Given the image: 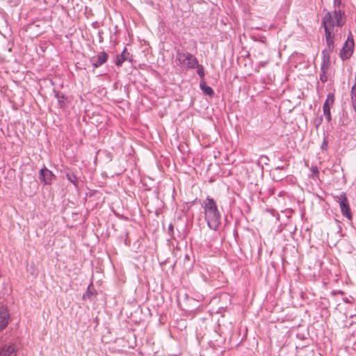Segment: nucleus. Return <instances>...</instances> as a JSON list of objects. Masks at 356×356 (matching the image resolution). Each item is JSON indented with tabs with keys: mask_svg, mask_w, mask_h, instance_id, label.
I'll use <instances>...</instances> for the list:
<instances>
[{
	"mask_svg": "<svg viewBox=\"0 0 356 356\" xmlns=\"http://www.w3.org/2000/svg\"><path fill=\"white\" fill-rule=\"evenodd\" d=\"M204 217L208 227L217 230L221 222V215L214 200L207 197L204 202Z\"/></svg>",
	"mask_w": 356,
	"mask_h": 356,
	"instance_id": "f257e3e1",
	"label": "nucleus"
},
{
	"mask_svg": "<svg viewBox=\"0 0 356 356\" xmlns=\"http://www.w3.org/2000/svg\"><path fill=\"white\" fill-rule=\"evenodd\" d=\"M343 12L340 9H334L333 12H327L322 19V24L325 31L334 32V27L342 26L345 21L343 19Z\"/></svg>",
	"mask_w": 356,
	"mask_h": 356,
	"instance_id": "f03ea898",
	"label": "nucleus"
},
{
	"mask_svg": "<svg viewBox=\"0 0 356 356\" xmlns=\"http://www.w3.org/2000/svg\"><path fill=\"white\" fill-rule=\"evenodd\" d=\"M197 59L191 53L177 51L176 62L180 67L194 69L197 65Z\"/></svg>",
	"mask_w": 356,
	"mask_h": 356,
	"instance_id": "7ed1b4c3",
	"label": "nucleus"
},
{
	"mask_svg": "<svg viewBox=\"0 0 356 356\" xmlns=\"http://www.w3.org/2000/svg\"><path fill=\"white\" fill-rule=\"evenodd\" d=\"M353 39L352 38L350 39L348 38V40L346 41L340 51V56L341 59L346 60L349 58L353 52Z\"/></svg>",
	"mask_w": 356,
	"mask_h": 356,
	"instance_id": "20e7f679",
	"label": "nucleus"
},
{
	"mask_svg": "<svg viewBox=\"0 0 356 356\" xmlns=\"http://www.w3.org/2000/svg\"><path fill=\"white\" fill-rule=\"evenodd\" d=\"M334 102V96L332 93H329L327 96V99L324 102L323 109L324 116L327 122L331 121V113H330V108L333 105Z\"/></svg>",
	"mask_w": 356,
	"mask_h": 356,
	"instance_id": "39448f33",
	"label": "nucleus"
},
{
	"mask_svg": "<svg viewBox=\"0 0 356 356\" xmlns=\"http://www.w3.org/2000/svg\"><path fill=\"white\" fill-rule=\"evenodd\" d=\"M339 206L343 216L351 220L352 214L345 194H341L339 197Z\"/></svg>",
	"mask_w": 356,
	"mask_h": 356,
	"instance_id": "423d86ee",
	"label": "nucleus"
},
{
	"mask_svg": "<svg viewBox=\"0 0 356 356\" xmlns=\"http://www.w3.org/2000/svg\"><path fill=\"white\" fill-rule=\"evenodd\" d=\"M54 177L55 176L53 172L47 168H43L40 170L39 179L44 184H51Z\"/></svg>",
	"mask_w": 356,
	"mask_h": 356,
	"instance_id": "0eeeda50",
	"label": "nucleus"
},
{
	"mask_svg": "<svg viewBox=\"0 0 356 356\" xmlns=\"http://www.w3.org/2000/svg\"><path fill=\"white\" fill-rule=\"evenodd\" d=\"M17 350L15 344L5 345L0 348V356H16Z\"/></svg>",
	"mask_w": 356,
	"mask_h": 356,
	"instance_id": "6e6552de",
	"label": "nucleus"
},
{
	"mask_svg": "<svg viewBox=\"0 0 356 356\" xmlns=\"http://www.w3.org/2000/svg\"><path fill=\"white\" fill-rule=\"evenodd\" d=\"M10 314L8 309L5 307H0V330L4 329L8 324Z\"/></svg>",
	"mask_w": 356,
	"mask_h": 356,
	"instance_id": "1a4fd4ad",
	"label": "nucleus"
},
{
	"mask_svg": "<svg viewBox=\"0 0 356 356\" xmlns=\"http://www.w3.org/2000/svg\"><path fill=\"white\" fill-rule=\"evenodd\" d=\"M108 58L107 54L104 51H102L97 55L96 58L92 60V64L95 67H98L103 65Z\"/></svg>",
	"mask_w": 356,
	"mask_h": 356,
	"instance_id": "9d476101",
	"label": "nucleus"
},
{
	"mask_svg": "<svg viewBox=\"0 0 356 356\" xmlns=\"http://www.w3.org/2000/svg\"><path fill=\"white\" fill-rule=\"evenodd\" d=\"M332 51L327 49L322 51V64L321 70H328L330 64V53Z\"/></svg>",
	"mask_w": 356,
	"mask_h": 356,
	"instance_id": "9b49d317",
	"label": "nucleus"
},
{
	"mask_svg": "<svg viewBox=\"0 0 356 356\" xmlns=\"http://www.w3.org/2000/svg\"><path fill=\"white\" fill-rule=\"evenodd\" d=\"M325 38H326V44H327V50L332 51L334 49V32L332 31H325Z\"/></svg>",
	"mask_w": 356,
	"mask_h": 356,
	"instance_id": "f8f14e48",
	"label": "nucleus"
},
{
	"mask_svg": "<svg viewBox=\"0 0 356 356\" xmlns=\"http://www.w3.org/2000/svg\"><path fill=\"white\" fill-rule=\"evenodd\" d=\"M129 54L127 52V49L124 48L121 55L117 56L115 65L118 66L121 65L128 58Z\"/></svg>",
	"mask_w": 356,
	"mask_h": 356,
	"instance_id": "ddd939ff",
	"label": "nucleus"
},
{
	"mask_svg": "<svg viewBox=\"0 0 356 356\" xmlns=\"http://www.w3.org/2000/svg\"><path fill=\"white\" fill-rule=\"evenodd\" d=\"M200 86L201 90L203 91V92L205 95H207L209 97H213L214 95V92H213V89L210 86H207L205 83V82L200 83Z\"/></svg>",
	"mask_w": 356,
	"mask_h": 356,
	"instance_id": "4468645a",
	"label": "nucleus"
},
{
	"mask_svg": "<svg viewBox=\"0 0 356 356\" xmlns=\"http://www.w3.org/2000/svg\"><path fill=\"white\" fill-rule=\"evenodd\" d=\"M55 96L58 100V103L60 107L63 108L65 106L66 102V98L65 97V96L63 95H60L58 92H56Z\"/></svg>",
	"mask_w": 356,
	"mask_h": 356,
	"instance_id": "2eb2a0df",
	"label": "nucleus"
},
{
	"mask_svg": "<svg viewBox=\"0 0 356 356\" xmlns=\"http://www.w3.org/2000/svg\"><path fill=\"white\" fill-rule=\"evenodd\" d=\"M195 68H197V74L201 77L202 79H204V68L202 65H200L197 62V65L195 66Z\"/></svg>",
	"mask_w": 356,
	"mask_h": 356,
	"instance_id": "dca6fc26",
	"label": "nucleus"
},
{
	"mask_svg": "<svg viewBox=\"0 0 356 356\" xmlns=\"http://www.w3.org/2000/svg\"><path fill=\"white\" fill-rule=\"evenodd\" d=\"M66 177H67V179L71 182L74 185L76 186V183H77V177H76L75 175H74L73 173H67L66 174Z\"/></svg>",
	"mask_w": 356,
	"mask_h": 356,
	"instance_id": "f3484780",
	"label": "nucleus"
},
{
	"mask_svg": "<svg viewBox=\"0 0 356 356\" xmlns=\"http://www.w3.org/2000/svg\"><path fill=\"white\" fill-rule=\"evenodd\" d=\"M327 70H321V72L320 74V80L323 82V83H325L327 81V76L326 75V72H327Z\"/></svg>",
	"mask_w": 356,
	"mask_h": 356,
	"instance_id": "a211bd4d",
	"label": "nucleus"
},
{
	"mask_svg": "<svg viewBox=\"0 0 356 356\" xmlns=\"http://www.w3.org/2000/svg\"><path fill=\"white\" fill-rule=\"evenodd\" d=\"M341 3V0H334V9H339Z\"/></svg>",
	"mask_w": 356,
	"mask_h": 356,
	"instance_id": "6ab92c4d",
	"label": "nucleus"
},
{
	"mask_svg": "<svg viewBox=\"0 0 356 356\" xmlns=\"http://www.w3.org/2000/svg\"><path fill=\"white\" fill-rule=\"evenodd\" d=\"M312 171L314 174H318V168L316 166H312Z\"/></svg>",
	"mask_w": 356,
	"mask_h": 356,
	"instance_id": "aec40b11",
	"label": "nucleus"
},
{
	"mask_svg": "<svg viewBox=\"0 0 356 356\" xmlns=\"http://www.w3.org/2000/svg\"><path fill=\"white\" fill-rule=\"evenodd\" d=\"M168 229L170 231H172L173 230V226L172 225H170L169 227H168Z\"/></svg>",
	"mask_w": 356,
	"mask_h": 356,
	"instance_id": "412c9836",
	"label": "nucleus"
},
{
	"mask_svg": "<svg viewBox=\"0 0 356 356\" xmlns=\"http://www.w3.org/2000/svg\"><path fill=\"white\" fill-rule=\"evenodd\" d=\"M326 145H327V143L324 140V142L322 145V148L323 149Z\"/></svg>",
	"mask_w": 356,
	"mask_h": 356,
	"instance_id": "4be33fe9",
	"label": "nucleus"
},
{
	"mask_svg": "<svg viewBox=\"0 0 356 356\" xmlns=\"http://www.w3.org/2000/svg\"><path fill=\"white\" fill-rule=\"evenodd\" d=\"M284 168L283 167H277L275 168V170H282Z\"/></svg>",
	"mask_w": 356,
	"mask_h": 356,
	"instance_id": "5701e85b",
	"label": "nucleus"
}]
</instances>
